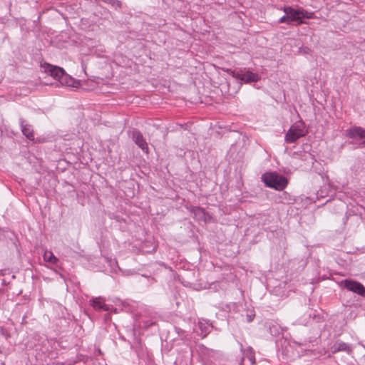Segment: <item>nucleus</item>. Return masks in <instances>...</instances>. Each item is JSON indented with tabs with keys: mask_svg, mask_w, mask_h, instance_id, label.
Wrapping results in <instances>:
<instances>
[{
	"mask_svg": "<svg viewBox=\"0 0 365 365\" xmlns=\"http://www.w3.org/2000/svg\"><path fill=\"white\" fill-rule=\"evenodd\" d=\"M43 71L57 80L63 86L78 88L81 86V82L74 79L65 73L64 70L60 67L44 63L41 65Z\"/></svg>",
	"mask_w": 365,
	"mask_h": 365,
	"instance_id": "obj_1",
	"label": "nucleus"
},
{
	"mask_svg": "<svg viewBox=\"0 0 365 365\" xmlns=\"http://www.w3.org/2000/svg\"><path fill=\"white\" fill-rule=\"evenodd\" d=\"M262 180L267 187L279 191L283 190L288 183L286 178L276 173H264L262 176Z\"/></svg>",
	"mask_w": 365,
	"mask_h": 365,
	"instance_id": "obj_2",
	"label": "nucleus"
},
{
	"mask_svg": "<svg viewBox=\"0 0 365 365\" xmlns=\"http://www.w3.org/2000/svg\"><path fill=\"white\" fill-rule=\"evenodd\" d=\"M307 133V131L305 129V123L299 120L292 125L285 135L284 140L287 143H292L299 138L305 136Z\"/></svg>",
	"mask_w": 365,
	"mask_h": 365,
	"instance_id": "obj_3",
	"label": "nucleus"
},
{
	"mask_svg": "<svg viewBox=\"0 0 365 365\" xmlns=\"http://www.w3.org/2000/svg\"><path fill=\"white\" fill-rule=\"evenodd\" d=\"M284 11L288 15L290 23L297 22V24H301L303 23L302 19L312 18V14H308L307 12H304L301 10H296L291 7H285L284 9Z\"/></svg>",
	"mask_w": 365,
	"mask_h": 365,
	"instance_id": "obj_4",
	"label": "nucleus"
},
{
	"mask_svg": "<svg viewBox=\"0 0 365 365\" xmlns=\"http://www.w3.org/2000/svg\"><path fill=\"white\" fill-rule=\"evenodd\" d=\"M346 289L358 294L360 296L365 297V287L360 282L353 280H344L343 282Z\"/></svg>",
	"mask_w": 365,
	"mask_h": 365,
	"instance_id": "obj_5",
	"label": "nucleus"
},
{
	"mask_svg": "<svg viewBox=\"0 0 365 365\" xmlns=\"http://www.w3.org/2000/svg\"><path fill=\"white\" fill-rule=\"evenodd\" d=\"M347 136L351 138H355L359 137L361 140H363V143H365V130L360 127H353L349 130L346 131Z\"/></svg>",
	"mask_w": 365,
	"mask_h": 365,
	"instance_id": "obj_6",
	"label": "nucleus"
},
{
	"mask_svg": "<svg viewBox=\"0 0 365 365\" xmlns=\"http://www.w3.org/2000/svg\"><path fill=\"white\" fill-rule=\"evenodd\" d=\"M133 139L135 143L145 153L148 152V147L143 135L140 132L133 133Z\"/></svg>",
	"mask_w": 365,
	"mask_h": 365,
	"instance_id": "obj_7",
	"label": "nucleus"
},
{
	"mask_svg": "<svg viewBox=\"0 0 365 365\" xmlns=\"http://www.w3.org/2000/svg\"><path fill=\"white\" fill-rule=\"evenodd\" d=\"M258 74L252 73L251 71H247L245 73L241 72L240 80L243 81L246 83L257 82L259 80Z\"/></svg>",
	"mask_w": 365,
	"mask_h": 365,
	"instance_id": "obj_8",
	"label": "nucleus"
},
{
	"mask_svg": "<svg viewBox=\"0 0 365 365\" xmlns=\"http://www.w3.org/2000/svg\"><path fill=\"white\" fill-rule=\"evenodd\" d=\"M92 305L96 310H108V307L105 304V300L102 297L94 298L92 300Z\"/></svg>",
	"mask_w": 365,
	"mask_h": 365,
	"instance_id": "obj_9",
	"label": "nucleus"
},
{
	"mask_svg": "<svg viewBox=\"0 0 365 365\" xmlns=\"http://www.w3.org/2000/svg\"><path fill=\"white\" fill-rule=\"evenodd\" d=\"M22 132L24 135L31 140H34V130L29 125H24L22 128Z\"/></svg>",
	"mask_w": 365,
	"mask_h": 365,
	"instance_id": "obj_10",
	"label": "nucleus"
},
{
	"mask_svg": "<svg viewBox=\"0 0 365 365\" xmlns=\"http://www.w3.org/2000/svg\"><path fill=\"white\" fill-rule=\"evenodd\" d=\"M43 259L46 262H51L52 264H56L57 262V258L54 256L53 252L50 251H46L43 254Z\"/></svg>",
	"mask_w": 365,
	"mask_h": 365,
	"instance_id": "obj_11",
	"label": "nucleus"
},
{
	"mask_svg": "<svg viewBox=\"0 0 365 365\" xmlns=\"http://www.w3.org/2000/svg\"><path fill=\"white\" fill-rule=\"evenodd\" d=\"M223 71H225V72H227V73H229L232 77H234V78H235L237 79H240V78L241 72L232 71V70L229 69V68H226V69L223 68Z\"/></svg>",
	"mask_w": 365,
	"mask_h": 365,
	"instance_id": "obj_12",
	"label": "nucleus"
},
{
	"mask_svg": "<svg viewBox=\"0 0 365 365\" xmlns=\"http://www.w3.org/2000/svg\"><path fill=\"white\" fill-rule=\"evenodd\" d=\"M336 346H337L334 348L333 352H336L339 351H347L349 349L347 345L344 343H339Z\"/></svg>",
	"mask_w": 365,
	"mask_h": 365,
	"instance_id": "obj_13",
	"label": "nucleus"
},
{
	"mask_svg": "<svg viewBox=\"0 0 365 365\" xmlns=\"http://www.w3.org/2000/svg\"><path fill=\"white\" fill-rule=\"evenodd\" d=\"M279 22L289 24L290 21H289L288 15L285 14V15L284 16H282V18L279 19Z\"/></svg>",
	"mask_w": 365,
	"mask_h": 365,
	"instance_id": "obj_14",
	"label": "nucleus"
},
{
	"mask_svg": "<svg viewBox=\"0 0 365 365\" xmlns=\"http://www.w3.org/2000/svg\"><path fill=\"white\" fill-rule=\"evenodd\" d=\"M250 360L252 364H255V359L253 356L250 358Z\"/></svg>",
	"mask_w": 365,
	"mask_h": 365,
	"instance_id": "obj_15",
	"label": "nucleus"
}]
</instances>
